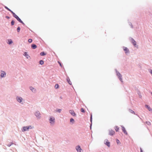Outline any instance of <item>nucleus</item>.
I'll use <instances>...</instances> for the list:
<instances>
[{"label":"nucleus","mask_w":152,"mask_h":152,"mask_svg":"<svg viewBox=\"0 0 152 152\" xmlns=\"http://www.w3.org/2000/svg\"><path fill=\"white\" fill-rule=\"evenodd\" d=\"M50 121V123L51 124H53L55 122V118L54 117H50L49 119Z\"/></svg>","instance_id":"obj_3"},{"label":"nucleus","mask_w":152,"mask_h":152,"mask_svg":"<svg viewBox=\"0 0 152 152\" xmlns=\"http://www.w3.org/2000/svg\"><path fill=\"white\" fill-rule=\"evenodd\" d=\"M145 107L148 108V110L149 111H152V110L151 108L150 107V106L147 105H145Z\"/></svg>","instance_id":"obj_14"},{"label":"nucleus","mask_w":152,"mask_h":152,"mask_svg":"<svg viewBox=\"0 0 152 152\" xmlns=\"http://www.w3.org/2000/svg\"><path fill=\"white\" fill-rule=\"evenodd\" d=\"M10 11H11L13 15V16L14 17H15L17 20L19 21V22L22 23L23 24H24V23H23V22L21 20V19L18 17V16H17L15 13H13V12L11 11L10 10Z\"/></svg>","instance_id":"obj_1"},{"label":"nucleus","mask_w":152,"mask_h":152,"mask_svg":"<svg viewBox=\"0 0 152 152\" xmlns=\"http://www.w3.org/2000/svg\"><path fill=\"white\" fill-rule=\"evenodd\" d=\"M140 151L141 152H143L142 151L141 148H140Z\"/></svg>","instance_id":"obj_39"},{"label":"nucleus","mask_w":152,"mask_h":152,"mask_svg":"<svg viewBox=\"0 0 152 152\" xmlns=\"http://www.w3.org/2000/svg\"><path fill=\"white\" fill-rule=\"evenodd\" d=\"M151 73L152 74V70H151L150 71Z\"/></svg>","instance_id":"obj_40"},{"label":"nucleus","mask_w":152,"mask_h":152,"mask_svg":"<svg viewBox=\"0 0 152 152\" xmlns=\"http://www.w3.org/2000/svg\"><path fill=\"white\" fill-rule=\"evenodd\" d=\"M61 111V110L59 109V110H57V111L59 112H60Z\"/></svg>","instance_id":"obj_33"},{"label":"nucleus","mask_w":152,"mask_h":152,"mask_svg":"<svg viewBox=\"0 0 152 152\" xmlns=\"http://www.w3.org/2000/svg\"><path fill=\"white\" fill-rule=\"evenodd\" d=\"M115 129L116 132H118L119 130V129L117 126H116L115 127Z\"/></svg>","instance_id":"obj_18"},{"label":"nucleus","mask_w":152,"mask_h":152,"mask_svg":"<svg viewBox=\"0 0 152 152\" xmlns=\"http://www.w3.org/2000/svg\"><path fill=\"white\" fill-rule=\"evenodd\" d=\"M66 80L67 82L70 85H72V82L71 81L69 77H68L66 79Z\"/></svg>","instance_id":"obj_13"},{"label":"nucleus","mask_w":152,"mask_h":152,"mask_svg":"<svg viewBox=\"0 0 152 152\" xmlns=\"http://www.w3.org/2000/svg\"><path fill=\"white\" fill-rule=\"evenodd\" d=\"M129 112L132 113L134 114H135V113L133 110L131 109H129Z\"/></svg>","instance_id":"obj_19"},{"label":"nucleus","mask_w":152,"mask_h":152,"mask_svg":"<svg viewBox=\"0 0 152 152\" xmlns=\"http://www.w3.org/2000/svg\"><path fill=\"white\" fill-rule=\"evenodd\" d=\"M14 22L13 21H12L11 22V24L12 25H13L14 24Z\"/></svg>","instance_id":"obj_30"},{"label":"nucleus","mask_w":152,"mask_h":152,"mask_svg":"<svg viewBox=\"0 0 152 152\" xmlns=\"http://www.w3.org/2000/svg\"><path fill=\"white\" fill-rule=\"evenodd\" d=\"M69 112L73 116H75L76 115V114L73 110H70L69 111Z\"/></svg>","instance_id":"obj_10"},{"label":"nucleus","mask_w":152,"mask_h":152,"mask_svg":"<svg viewBox=\"0 0 152 152\" xmlns=\"http://www.w3.org/2000/svg\"><path fill=\"white\" fill-rule=\"evenodd\" d=\"M151 94H152V92L151 93Z\"/></svg>","instance_id":"obj_41"},{"label":"nucleus","mask_w":152,"mask_h":152,"mask_svg":"<svg viewBox=\"0 0 152 152\" xmlns=\"http://www.w3.org/2000/svg\"><path fill=\"white\" fill-rule=\"evenodd\" d=\"M58 87H59L58 85L57 84H56L55 85V88H56L57 89V88H58Z\"/></svg>","instance_id":"obj_22"},{"label":"nucleus","mask_w":152,"mask_h":152,"mask_svg":"<svg viewBox=\"0 0 152 152\" xmlns=\"http://www.w3.org/2000/svg\"><path fill=\"white\" fill-rule=\"evenodd\" d=\"M81 112H82L83 113H84L85 112V111L84 110V109L83 108H82L81 109Z\"/></svg>","instance_id":"obj_27"},{"label":"nucleus","mask_w":152,"mask_h":152,"mask_svg":"<svg viewBox=\"0 0 152 152\" xmlns=\"http://www.w3.org/2000/svg\"><path fill=\"white\" fill-rule=\"evenodd\" d=\"M30 89L33 91L35 92L36 91L35 89L33 87H30Z\"/></svg>","instance_id":"obj_20"},{"label":"nucleus","mask_w":152,"mask_h":152,"mask_svg":"<svg viewBox=\"0 0 152 152\" xmlns=\"http://www.w3.org/2000/svg\"><path fill=\"white\" fill-rule=\"evenodd\" d=\"M39 112H36L35 113L36 115L37 116V117L39 116Z\"/></svg>","instance_id":"obj_26"},{"label":"nucleus","mask_w":152,"mask_h":152,"mask_svg":"<svg viewBox=\"0 0 152 152\" xmlns=\"http://www.w3.org/2000/svg\"><path fill=\"white\" fill-rule=\"evenodd\" d=\"M20 27H18L17 28V31L18 32H19L20 30Z\"/></svg>","instance_id":"obj_29"},{"label":"nucleus","mask_w":152,"mask_h":152,"mask_svg":"<svg viewBox=\"0 0 152 152\" xmlns=\"http://www.w3.org/2000/svg\"><path fill=\"white\" fill-rule=\"evenodd\" d=\"M32 41V40L31 39H29L28 40V42H29V43H31Z\"/></svg>","instance_id":"obj_28"},{"label":"nucleus","mask_w":152,"mask_h":152,"mask_svg":"<svg viewBox=\"0 0 152 152\" xmlns=\"http://www.w3.org/2000/svg\"><path fill=\"white\" fill-rule=\"evenodd\" d=\"M12 43V41L10 39V44H11Z\"/></svg>","instance_id":"obj_35"},{"label":"nucleus","mask_w":152,"mask_h":152,"mask_svg":"<svg viewBox=\"0 0 152 152\" xmlns=\"http://www.w3.org/2000/svg\"><path fill=\"white\" fill-rule=\"evenodd\" d=\"M90 120H91V122H92V115H91Z\"/></svg>","instance_id":"obj_32"},{"label":"nucleus","mask_w":152,"mask_h":152,"mask_svg":"<svg viewBox=\"0 0 152 152\" xmlns=\"http://www.w3.org/2000/svg\"><path fill=\"white\" fill-rule=\"evenodd\" d=\"M6 18H7V19H9V17L8 16H6Z\"/></svg>","instance_id":"obj_37"},{"label":"nucleus","mask_w":152,"mask_h":152,"mask_svg":"<svg viewBox=\"0 0 152 152\" xmlns=\"http://www.w3.org/2000/svg\"><path fill=\"white\" fill-rule=\"evenodd\" d=\"M32 127L31 126H24L23 127V129H22V131L23 132H24L25 131H28L29 130V129H32Z\"/></svg>","instance_id":"obj_2"},{"label":"nucleus","mask_w":152,"mask_h":152,"mask_svg":"<svg viewBox=\"0 0 152 152\" xmlns=\"http://www.w3.org/2000/svg\"><path fill=\"white\" fill-rule=\"evenodd\" d=\"M40 54L41 56H42L45 55H46V54L44 52H43L41 53H40Z\"/></svg>","instance_id":"obj_21"},{"label":"nucleus","mask_w":152,"mask_h":152,"mask_svg":"<svg viewBox=\"0 0 152 152\" xmlns=\"http://www.w3.org/2000/svg\"><path fill=\"white\" fill-rule=\"evenodd\" d=\"M6 75V74L4 72L1 71V77H4V76Z\"/></svg>","instance_id":"obj_9"},{"label":"nucleus","mask_w":152,"mask_h":152,"mask_svg":"<svg viewBox=\"0 0 152 152\" xmlns=\"http://www.w3.org/2000/svg\"><path fill=\"white\" fill-rule=\"evenodd\" d=\"M117 74L121 81L122 82V79L121 78V75L120 73L119 72H117Z\"/></svg>","instance_id":"obj_5"},{"label":"nucleus","mask_w":152,"mask_h":152,"mask_svg":"<svg viewBox=\"0 0 152 152\" xmlns=\"http://www.w3.org/2000/svg\"><path fill=\"white\" fill-rule=\"evenodd\" d=\"M31 47L33 49H35L37 48V46L33 44L31 45Z\"/></svg>","instance_id":"obj_16"},{"label":"nucleus","mask_w":152,"mask_h":152,"mask_svg":"<svg viewBox=\"0 0 152 152\" xmlns=\"http://www.w3.org/2000/svg\"><path fill=\"white\" fill-rule=\"evenodd\" d=\"M104 143L109 147L110 146V142L108 141L107 140H105L104 141Z\"/></svg>","instance_id":"obj_6"},{"label":"nucleus","mask_w":152,"mask_h":152,"mask_svg":"<svg viewBox=\"0 0 152 152\" xmlns=\"http://www.w3.org/2000/svg\"><path fill=\"white\" fill-rule=\"evenodd\" d=\"M70 121L71 122H72V123H74V120L72 118H71L70 119Z\"/></svg>","instance_id":"obj_24"},{"label":"nucleus","mask_w":152,"mask_h":152,"mask_svg":"<svg viewBox=\"0 0 152 152\" xmlns=\"http://www.w3.org/2000/svg\"><path fill=\"white\" fill-rule=\"evenodd\" d=\"M76 149L78 152H81L82 149L80 146H78L76 147Z\"/></svg>","instance_id":"obj_4"},{"label":"nucleus","mask_w":152,"mask_h":152,"mask_svg":"<svg viewBox=\"0 0 152 152\" xmlns=\"http://www.w3.org/2000/svg\"><path fill=\"white\" fill-rule=\"evenodd\" d=\"M116 141L118 143V142H119V140L118 139H116Z\"/></svg>","instance_id":"obj_36"},{"label":"nucleus","mask_w":152,"mask_h":152,"mask_svg":"<svg viewBox=\"0 0 152 152\" xmlns=\"http://www.w3.org/2000/svg\"><path fill=\"white\" fill-rule=\"evenodd\" d=\"M58 64H59L60 65L61 67H62V66L61 64V63L59 61H58Z\"/></svg>","instance_id":"obj_31"},{"label":"nucleus","mask_w":152,"mask_h":152,"mask_svg":"<svg viewBox=\"0 0 152 152\" xmlns=\"http://www.w3.org/2000/svg\"><path fill=\"white\" fill-rule=\"evenodd\" d=\"M146 123L149 125H151V123L149 121H147L146 122Z\"/></svg>","instance_id":"obj_25"},{"label":"nucleus","mask_w":152,"mask_h":152,"mask_svg":"<svg viewBox=\"0 0 152 152\" xmlns=\"http://www.w3.org/2000/svg\"><path fill=\"white\" fill-rule=\"evenodd\" d=\"M5 8L7 9L8 10H10V9H9L8 8H7V7H5Z\"/></svg>","instance_id":"obj_34"},{"label":"nucleus","mask_w":152,"mask_h":152,"mask_svg":"<svg viewBox=\"0 0 152 152\" xmlns=\"http://www.w3.org/2000/svg\"><path fill=\"white\" fill-rule=\"evenodd\" d=\"M132 43L135 46H136V42L133 39H132Z\"/></svg>","instance_id":"obj_17"},{"label":"nucleus","mask_w":152,"mask_h":152,"mask_svg":"<svg viewBox=\"0 0 152 152\" xmlns=\"http://www.w3.org/2000/svg\"><path fill=\"white\" fill-rule=\"evenodd\" d=\"M24 55L27 58H29L30 57V56L28 55L27 53L26 52L24 53Z\"/></svg>","instance_id":"obj_15"},{"label":"nucleus","mask_w":152,"mask_h":152,"mask_svg":"<svg viewBox=\"0 0 152 152\" xmlns=\"http://www.w3.org/2000/svg\"><path fill=\"white\" fill-rule=\"evenodd\" d=\"M122 130L123 132L126 135H127L128 134V133L125 129V128L124 126H122Z\"/></svg>","instance_id":"obj_8"},{"label":"nucleus","mask_w":152,"mask_h":152,"mask_svg":"<svg viewBox=\"0 0 152 152\" xmlns=\"http://www.w3.org/2000/svg\"><path fill=\"white\" fill-rule=\"evenodd\" d=\"M39 64L41 65H42L44 64V61L42 60H40L39 61Z\"/></svg>","instance_id":"obj_23"},{"label":"nucleus","mask_w":152,"mask_h":152,"mask_svg":"<svg viewBox=\"0 0 152 152\" xmlns=\"http://www.w3.org/2000/svg\"><path fill=\"white\" fill-rule=\"evenodd\" d=\"M7 43L10 44V41L9 40H8Z\"/></svg>","instance_id":"obj_38"},{"label":"nucleus","mask_w":152,"mask_h":152,"mask_svg":"<svg viewBox=\"0 0 152 152\" xmlns=\"http://www.w3.org/2000/svg\"><path fill=\"white\" fill-rule=\"evenodd\" d=\"M115 134V132L113 130H110L109 132V134L112 136Z\"/></svg>","instance_id":"obj_7"},{"label":"nucleus","mask_w":152,"mask_h":152,"mask_svg":"<svg viewBox=\"0 0 152 152\" xmlns=\"http://www.w3.org/2000/svg\"><path fill=\"white\" fill-rule=\"evenodd\" d=\"M17 101L20 102V103H21L23 100L22 98L21 97H18L17 98Z\"/></svg>","instance_id":"obj_11"},{"label":"nucleus","mask_w":152,"mask_h":152,"mask_svg":"<svg viewBox=\"0 0 152 152\" xmlns=\"http://www.w3.org/2000/svg\"><path fill=\"white\" fill-rule=\"evenodd\" d=\"M123 49L124 50L125 52L126 53H127L129 52V50L127 48L124 47L123 48Z\"/></svg>","instance_id":"obj_12"}]
</instances>
